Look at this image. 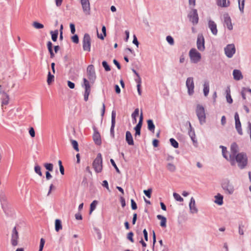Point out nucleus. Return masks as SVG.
Wrapping results in <instances>:
<instances>
[{
    "label": "nucleus",
    "mask_w": 251,
    "mask_h": 251,
    "mask_svg": "<svg viewBox=\"0 0 251 251\" xmlns=\"http://www.w3.org/2000/svg\"><path fill=\"white\" fill-rule=\"evenodd\" d=\"M86 74L87 77L90 81H89L86 78H83V84L82 85V86L85 88L84 100L85 101L88 100L89 96L91 92L90 82L94 83L96 79L95 69L93 65H89L88 66L86 69Z\"/></svg>",
    "instance_id": "obj_1"
},
{
    "label": "nucleus",
    "mask_w": 251,
    "mask_h": 251,
    "mask_svg": "<svg viewBox=\"0 0 251 251\" xmlns=\"http://www.w3.org/2000/svg\"><path fill=\"white\" fill-rule=\"evenodd\" d=\"M233 162H232L231 159L229 160L231 165L234 166L237 163L238 167L240 169H244L248 165V159L245 152H242L238 153L237 155L233 157Z\"/></svg>",
    "instance_id": "obj_2"
},
{
    "label": "nucleus",
    "mask_w": 251,
    "mask_h": 251,
    "mask_svg": "<svg viewBox=\"0 0 251 251\" xmlns=\"http://www.w3.org/2000/svg\"><path fill=\"white\" fill-rule=\"evenodd\" d=\"M93 168L96 173H100L102 170V158L101 153H99L94 159L93 164Z\"/></svg>",
    "instance_id": "obj_3"
},
{
    "label": "nucleus",
    "mask_w": 251,
    "mask_h": 251,
    "mask_svg": "<svg viewBox=\"0 0 251 251\" xmlns=\"http://www.w3.org/2000/svg\"><path fill=\"white\" fill-rule=\"evenodd\" d=\"M196 112L200 124L203 125L206 122V115L204 107L200 104H198Z\"/></svg>",
    "instance_id": "obj_4"
},
{
    "label": "nucleus",
    "mask_w": 251,
    "mask_h": 251,
    "mask_svg": "<svg viewBox=\"0 0 251 251\" xmlns=\"http://www.w3.org/2000/svg\"><path fill=\"white\" fill-rule=\"evenodd\" d=\"M189 56L192 63H198L201 59V53L195 48L191 49L189 52Z\"/></svg>",
    "instance_id": "obj_5"
},
{
    "label": "nucleus",
    "mask_w": 251,
    "mask_h": 251,
    "mask_svg": "<svg viewBox=\"0 0 251 251\" xmlns=\"http://www.w3.org/2000/svg\"><path fill=\"white\" fill-rule=\"evenodd\" d=\"M82 47L84 51L89 52L91 50V37L88 33H85L84 35L82 40Z\"/></svg>",
    "instance_id": "obj_6"
},
{
    "label": "nucleus",
    "mask_w": 251,
    "mask_h": 251,
    "mask_svg": "<svg viewBox=\"0 0 251 251\" xmlns=\"http://www.w3.org/2000/svg\"><path fill=\"white\" fill-rule=\"evenodd\" d=\"M222 187L227 194L231 195L234 192V187L228 180H226L222 182Z\"/></svg>",
    "instance_id": "obj_7"
},
{
    "label": "nucleus",
    "mask_w": 251,
    "mask_h": 251,
    "mask_svg": "<svg viewBox=\"0 0 251 251\" xmlns=\"http://www.w3.org/2000/svg\"><path fill=\"white\" fill-rule=\"evenodd\" d=\"M186 86L188 89V94L192 96L194 93V82L192 77H189L187 78L186 81Z\"/></svg>",
    "instance_id": "obj_8"
},
{
    "label": "nucleus",
    "mask_w": 251,
    "mask_h": 251,
    "mask_svg": "<svg viewBox=\"0 0 251 251\" xmlns=\"http://www.w3.org/2000/svg\"><path fill=\"white\" fill-rule=\"evenodd\" d=\"M188 17L193 25L197 24L199 22V16L197 10L196 9H192L188 14Z\"/></svg>",
    "instance_id": "obj_9"
},
{
    "label": "nucleus",
    "mask_w": 251,
    "mask_h": 251,
    "mask_svg": "<svg viewBox=\"0 0 251 251\" xmlns=\"http://www.w3.org/2000/svg\"><path fill=\"white\" fill-rule=\"evenodd\" d=\"M224 50L226 56L228 58H231L236 51L235 46L233 44L227 45L225 48Z\"/></svg>",
    "instance_id": "obj_10"
},
{
    "label": "nucleus",
    "mask_w": 251,
    "mask_h": 251,
    "mask_svg": "<svg viewBox=\"0 0 251 251\" xmlns=\"http://www.w3.org/2000/svg\"><path fill=\"white\" fill-rule=\"evenodd\" d=\"M197 47L200 51H203L205 50L204 39L202 34H199L198 36Z\"/></svg>",
    "instance_id": "obj_11"
},
{
    "label": "nucleus",
    "mask_w": 251,
    "mask_h": 251,
    "mask_svg": "<svg viewBox=\"0 0 251 251\" xmlns=\"http://www.w3.org/2000/svg\"><path fill=\"white\" fill-rule=\"evenodd\" d=\"M19 239V233L17 230L16 227L15 226L12 231L11 243L13 246L18 245V240Z\"/></svg>",
    "instance_id": "obj_12"
},
{
    "label": "nucleus",
    "mask_w": 251,
    "mask_h": 251,
    "mask_svg": "<svg viewBox=\"0 0 251 251\" xmlns=\"http://www.w3.org/2000/svg\"><path fill=\"white\" fill-rule=\"evenodd\" d=\"M0 200L3 210L6 214H8L9 207L6 196L4 195H0Z\"/></svg>",
    "instance_id": "obj_13"
},
{
    "label": "nucleus",
    "mask_w": 251,
    "mask_h": 251,
    "mask_svg": "<svg viewBox=\"0 0 251 251\" xmlns=\"http://www.w3.org/2000/svg\"><path fill=\"white\" fill-rule=\"evenodd\" d=\"M116 111L113 110L111 114V126L110 128V135L112 138H114L115 134H114V127L116 123Z\"/></svg>",
    "instance_id": "obj_14"
},
{
    "label": "nucleus",
    "mask_w": 251,
    "mask_h": 251,
    "mask_svg": "<svg viewBox=\"0 0 251 251\" xmlns=\"http://www.w3.org/2000/svg\"><path fill=\"white\" fill-rule=\"evenodd\" d=\"M230 154L229 156V160L232 159L233 162V157L238 154V146L236 143H233L231 144L230 147Z\"/></svg>",
    "instance_id": "obj_15"
},
{
    "label": "nucleus",
    "mask_w": 251,
    "mask_h": 251,
    "mask_svg": "<svg viewBox=\"0 0 251 251\" xmlns=\"http://www.w3.org/2000/svg\"><path fill=\"white\" fill-rule=\"evenodd\" d=\"M83 12L86 14H89L90 12V5L89 0H80Z\"/></svg>",
    "instance_id": "obj_16"
},
{
    "label": "nucleus",
    "mask_w": 251,
    "mask_h": 251,
    "mask_svg": "<svg viewBox=\"0 0 251 251\" xmlns=\"http://www.w3.org/2000/svg\"><path fill=\"white\" fill-rule=\"evenodd\" d=\"M224 24L227 27V29L231 30L233 29V26L231 23V20L228 14H224Z\"/></svg>",
    "instance_id": "obj_17"
},
{
    "label": "nucleus",
    "mask_w": 251,
    "mask_h": 251,
    "mask_svg": "<svg viewBox=\"0 0 251 251\" xmlns=\"http://www.w3.org/2000/svg\"><path fill=\"white\" fill-rule=\"evenodd\" d=\"M93 128L94 131V134L93 137V140L97 145H100L101 143L100 134L95 126H93Z\"/></svg>",
    "instance_id": "obj_18"
},
{
    "label": "nucleus",
    "mask_w": 251,
    "mask_h": 251,
    "mask_svg": "<svg viewBox=\"0 0 251 251\" xmlns=\"http://www.w3.org/2000/svg\"><path fill=\"white\" fill-rule=\"evenodd\" d=\"M208 25L212 34L216 35L218 33L216 24L213 21L209 20L208 22Z\"/></svg>",
    "instance_id": "obj_19"
},
{
    "label": "nucleus",
    "mask_w": 251,
    "mask_h": 251,
    "mask_svg": "<svg viewBox=\"0 0 251 251\" xmlns=\"http://www.w3.org/2000/svg\"><path fill=\"white\" fill-rule=\"evenodd\" d=\"M2 85L0 84V93L2 94L3 96H2V100L1 106H3L4 105H7L9 101V96L4 92V90H2Z\"/></svg>",
    "instance_id": "obj_20"
},
{
    "label": "nucleus",
    "mask_w": 251,
    "mask_h": 251,
    "mask_svg": "<svg viewBox=\"0 0 251 251\" xmlns=\"http://www.w3.org/2000/svg\"><path fill=\"white\" fill-rule=\"evenodd\" d=\"M189 126V129L188 131V134L190 137L191 140L193 142V143H197V140H196V135L194 129L192 127L191 124L190 122H188Z\"/></svg>",
    "instance_id": "obj_21"
},
{
    "label": "nucleus",
    "mask_w": 251,
    "mask_h": 251,
    "mask_svg": "<svg viewBox=\"0 0 251 251\" xmlns=\"http://www.w3.org/2000/svg\"><path fill=\"white\" fill-rule=\"evenodd\" d=\"M190 210L192 213H197L198 212V209L196 207L195 199L192 197L189 203Z\"/></svg>",
    "instance_id": "obj_22"
},
{
    "label": "nucleus",
    "mask_w": 251,
    "mask_h": 251,
    "mask_svg": "<svg viewBox=\"0 0 251 251\" xmlns=\"http://www.w3.org/2000/svg\"><path fill=\"white\" fill-rule=\"evenodd\" d=\"M233 78L236 80H239L243 78L241 72L239 70L235 69L233 71Z\"/></svg>",
    "instance_id": "obj_23"
},
{
    "label": "nucleus",
    "mask_w": 251,
    "mask_h": 251,
    "mask_svg": "<svg viewBox=\"0 0 251 251\" xmlns=\"http://www.w3.org/2000/svg\"><path fill=\"white\" fill-rule=\"evenodd\" d=\"M126 140L129 145H133L134 141L131 133L130 131H127L126 133Z\"/></svg>",
    "instance_id": "obj_24"
},
{
    "label": "nucleus",
    "mask_w": 251,
    "mask_h": 251,
    "mask_svg": "<svg viewBox=\"0 0 251 251\" xmlns=\"http://www.w3.org/2000/svg\"><path fill=\"white\" fill-rule=\"evenodd\" d=\"M217 4L222 7H227L230 5V1L228 0H217Z\"/></svg>",
    "instance_id": "obj_25"
},
{
    "label": "nucleus",
    "mask_w": 251,
    "mask_h": 251,
    "mask_svg": "<svg viewBox=\"0 0 251 251\" xmlns=\"http://www.w3.org/2000/svg\"><path fill=\"white\" fill-rule=\"evenodd\" d=\"M215 202L220 205L223 203V196L220 194H218L215 196Z\"/></svg>",
    "instance_id": "obj_26"
},
{
    "label": "nucleus",
    "mask_w": 251,
    "mask_h": 251,
    "mask_svg": "<svg viewBox=\"0 0 251 251\" xmlns=\"http://www.w3.org/2000/svg\"><path fill=\"white\" fill-rule=\"evenodd\" d=\"M148 128V129L154 133L155 129V126L153 124V121L151 119L147 121Z\"/></svg>",
    "instance_id": "obj_27"
},
{
    "label": "nucleus",
    "mask_w": 251,
    "mask_h": 251,
    "mask_svg": "<svg viewBox=\"0 0 251 251\" xmlns=\"http://www.w3.org/2000/svg\"><path fill=\"white\" fill-rule=\"evenodd\" d=\"M62 229V223L60 220L56 219L55 221V229L56 231L58 232Z\"/></svg>",
    "instance_id": "obj_28"
},
{
    "label": "nucleus",
    "mask_w": 251,
    "mask_h": 251,
    "mask_svg": "<svg viewBox=\"0 0 251 251\" xmlns=\"http://www.w3.org/2000/svg\"><path fill=\"white\" fill-rule=\"evenodd\" d=\"M226 92V99L227 102L229 103H232L233 100H232L231 95H230V90L229 86L227 87Z\"/></svg>",
    "instance_id": "obj_29"
},
{
    "label": "nucleus",
    "mask_w": 251,
    "mask_h": 251,
    "mask_svg": "<svg viewBox=\"0 0 251 251\" xmlns=\"http://www.w3.org/2000/svg\"><path fill=\"white\" fill-rule=\"evenodd\" d=\"M157 218L159 220H161L160 222V226L162 227H166V218L161 215H157Z\"/></svg>",
    "instance_id": "obj_30"
},
{
    "label": "nucleus",
    "mask_w": 251,
    "mask_h": 251,
    "mask_svg": "<svg viewBox=\"0 0 251 251\" xmlns=\"http://www.w3.org/2000/svg\"><path fill=\"white\" fill-rule=\"evenodd\" d=\"M209 92V83L205 81L203 84V94L206 97Z\"/></svg>",
    "instance_id": "obj_31"
},
{
    "label": "nucleus",
    "mask_w": 251,
    "mask_h": 251,
    "mask_svg": "<svg viewBox=\"0 0 251 251\" xmlns=\"http://www.w3.org/2000/svg\"><path fill=\"white\" fill-rule=\"evenodd\" d=\"M50 34L51 35V39L53 41L55 42L57 40L58 35V30H55L54 31H51Z\"/></svg>",
    "instance_id": "obj_32"
},
{
    "label": "nucleus",
    "mask_w": 251,
    "mask_h": 251,
    "mask_svg": "<svg viewBox=\"0 0 251 251\" xmlns=\"http://www.w3.org/2000/svg\"><path fill=\"white\" fill-rule=\"evenodd\" d=\"M220 148L222 150V154L223 157L229 161V157L227 156L226 153L227 152L226 148L223 146H220Z\"/></svg>",
    "instance_id": "obj_33"
},
{
    "label": "nucleus",
    "mask_w": 251,
    "mask_h": 251,
    "mask_svg": "<svg viewBox=\"0 0 251 251\" xmlns=\"http://www.w3.org/2000/svg\"><path fill=\"white\" fill-rule=\"evenodd\" d=\"M245 0H238L239 8L242 13H244Z\"/></svg>",
    "instance_id": "obj_34"
},
{
    "label": "nucleus",
    "mask_w": 251,
    "mask_h": 251,
    "mask_svg": "<svg viewBox=\"0 0 251 251\" xmlns=\"http://www.w3.org/2000/svg\"><path fill=\"white\" fill-rule=\"evenodd\" d=\"M166 167L168 170L171 172H175L176 170V166L172 163H168Z\"/></svg>",
    "instance_id": "obj_35"
},
{
    "label": "nucleus",
    "mask_w": 251,
    "mask_h": 251,
    "mask_svg": "<svg viewBox=\"0 0 251 251\" xmlns=\"http://www.w3.org/2000/svg\"><path fill=\"white\" fill-rule=\"evenodd\" d=\"M54 76L53 75H51L50 72H48L47 83L49 85L52 82L54 81Z\"/></svg>",
    "instance_id": "obj_36"
},
{
    "label": "nucleus",
    "mask_w": 251,
    "mask_h": 251,
    "mask_svg": "<svg viewBox=\"0 0 251 251\" xmlns=\"http://www.w3.org/2000/svg\"><path fill=\"white\" fill-rule=\"evenodd\" d=\"M97 204H98V201L96 200H94L91 203L90 207V212H89L90 214H91V213L95 209Z\"/></svg>",
    "instance_id": "obj_37"
},
{
    "label": "nucleus",
    "mask_w": 251,
    "mask_h": 251,
    "mask_svg": "<svg viewBox=\"0 0 251 251\" xmlns=\"http://www.w3.org/2000/svg\"><path fill=\"white\" fill-rule=\"evenodd\" d=\"M137 83V91L138 93V94L141 96L142 94V91L141 90V83H142V80L138 79L136 82Z\"/></svg>",
    "instance_id": "obj_38"
},
{
    "label": "nucleus",
    "mask_w": 251,
    "mask_h": 251,
    "mask_svg": "<svg viewBox=\"0 0 251 251\" xmlns=\"http://www.w3.org/2000/svg\"><path fill=\"white\" fill-rule=\"evenodd\" d=\"M170 142L171 145L175 148H178L179 147L178 143L174 139L171 138L170 139Z\"/></svg>",
    "instance_id": "obj_39"
},
{
    "label": "nucleus",
    "mask_w": 251,
    "mask_h": 251,
    "mask_svg": "<svg viewBox=\"0 0 251 251\" xmlns=\"http://www.w3.org/2000/svg\"><path fill=\"white\" fill-rule=\"evenodd\" d=\"M235 128L239 134L241 135H243V131L241 127V123H238L237 124H235Z\"/></svg>",
    "instance_id": "obj_40"
},
{
    "label": "nucleus",
    "mask_w": 251,
    "mask_h": 251,
    "mask_svg": "<svg viewBox=\"0 0 251 251\" xmlns=\"http://www.w3.org/2000/svg\"><path fill=\"white\" fill-rule=\"evenodd\" d=\"M33 26L36 29H41L44 28V25L37 22H34L33 23Z\"/></svg>",
    "instance_id": "obj_41"
},
{
    "label": "nucleus",
    "mask_w": 251,
    "mask_h": 251,
    "mask_svg": "<svg viewBox=\"0 0 251 251\" xmlns=\"http://www.w3.org/2000/svg\"><path fill=\"white\" fill-rule=\"evenodd\" d=\"M173 196L175 200L178 201H183V199L177 193H173Z\"/></svg>",
    "instance_id": "obj_42"
},
{
    "label": "nucleus",
    "mask_w": 251,
    "mask_h": 251,
    "mask_svg": "<svg viewBox=\"0 0 251 251\" xmlns=\"http://www.w3.org/2000/svg\"><path fill=\"white\" fill-rule=\"evenodd\" d=\"M101 30H102V33L103 34V35H102V34H101V35L100 36V35H99V34H98V37H99V38H100V39H101L103 40V39H104V37L105 36H106V27H105V26H104V25H103V26L102 27Z\"/></svg>",
    "instance_id": "obj_43"
},
{
    "label": "nucleus",
    "mask_w": 251,
    "mask_h": 251,
    "mask_svg": "<svg viewBox=\"0 0 251 251\" xmlns=\"http://www.w3.org/2000/svg\"><path fill=\"white\" fill-rule=\"evenodd\" d=\"M102 65L104 68L105 71H110L111 70V68L110 66L108 65V63L105 61H103L102 62Z\"/></svg>",
    "instance_id": "obj_44"
},
{
    "label": "nucleus",
    "mask_w": 251,
    "mask_h": 251,
    "mask_svg": "<svg viewBox=\"0 0 251 251\" xmlns=\"http://www.w3.org/2000/svg\"><path fill=\"white\" fill-rule=\"evenodd\" d=\"M34 171L35 173L38 174L40 176H42V173L41 171V167L40 166L37 165L34 167Z\"/></svg>",
    "instance_id": "obj_45"
},
{
    "label": "nucleus",
    "mask_w": 251,
    "mask_h": 251,
    "mask_svg": "<svg viewBox=\"0 0 251 251\" xmlns=\"http://www.w3.org/2000/svg\"><path fill=\"white\" fill-rule=\"evenodd\" d=\"M44 167L49 171H52L53 170V164L51 163H45L44 164Z\"/></svg>",
    "instance_id": "obj_46"
},
{
    "label": "nucleus",
    "mask_w": 251,
    "mask_h": 251,
    "mask_svg": "<svg viewBox=\"0 0 251 251\" xmlns=\"http://www.w3.org/2000/svg\"><path fill=\"white\" fill-rule=\"evenodd\" d=\"M72 145L74 148V149L77 151H79L78 149V143L76 141L72 140Z\"/></svg>",
    "instance_id": "obj_47"
},
{
    "label": "nucleus",
    "mask_w": 251,
    "mask_h": 251,
    "mask_svg": "<svg viewBox=\"0 0 251 251\" xmlns=\"http://www.w3.org/2000/svg\"><path fill=\"white\" fill-rule=\"evenodd\" d=\"M143 113L141 112L140 116V119L138 123L136 126V127H142V123H143Z\"/></svg>",
    "instance_id": "obj_48"
},
{
    "label": "nucleus",
    "mask_w": 251,
    "mask_h": 251,
    "mask_svg": "<svg viewBox=\"0 0 251 251\" xmlns=\"http://www.w3.org/2000/svg\"><path fill=\"white\" fill-rule=\"evenodd\" d=\"M143 113L141 112L140 116V119L138 123L136 126V127H142V123H143Z\"/></svg>",
    "instance_id": "obj_49"
},
{
    "label": "nucleus",
    "mask_w": 251,
    "mask_h": 251,
    "mask_svg": "<svg viewBox=\"0 0 251 251\" xmlns=\"http://www.w3.org/2000/svg\"><path fill=\"white\" fill-rule=\"evenodd\" d=\"M45 243V240L44 238H41L40 240V246L39 251H42L44 246Z\"/></svg>",
    "instance_id": "obj_50"
},
{
    "label": "nucleus",
    "mask_w": 251,
    "mask_h": 251,
    "mask_svg": "<svg viewBox=\"0 0 251 251\" xmlns=\"http://www.w3.org/2000/svg\"><path fill=\"white\" fill-rule=\"evenodd\" d=\"M133 233L132 232H129L127 235V238L132 243L134 242L133 238Z\"/></svg>",
    "instance_id": "obj_51"
},
{
    "label": "nucleus",
    "mask_w": 251,
    "mask_h": 251,
    "mask_svg": "<svg viewBox=\"0 0 251 251\" xmlns=\"http://www.w3.org/2000/svg\"><path fill=\"white\" fill-rule=\"evenodd\" d=\"M152 192L151 189H148V190H145L144 191V193L146 195L147 197L150 198L151 197V193Z\"/></svg>",
    "instance_id": "obj_52"
},
{
    "label": "nucleus",
    "mask_w": 251,
    "mask_h": 251,
    "mask_svg": "<svg viewBox=\"0 0 251 251\" xmlns=\"http://www.w3.org/2000/svg\"><path fill=\"white\" fill-rule=\"evenodd\" d=\"M47 47H48V49L49 50L50 53L53 52L52 44L50 41H49L47 43Z\"/></svg>",
    "instance_id": "obj_53"
},
{
    "label": "nucleus",
    "mask_w": 251,
    "mask_h": 251,
    "mask_svg": "<svg viewBox=\"0 0 251 251\" xmlns=\"http://www.w3.org/2000/svg\"><path fill=\"white\" fill-rule=\"evenodd\" d=\"M47 47H48V49L49 50L50 53L53 52L52 44L50 41H49L47 43Z\"/></svg>",
    "instance_id": "obj_54"
},
{
    "label": "nucleus",
    "mask_w": 251,
    "mask_h": 251,
    "mask_svg": "<svg viewBox=\"0 0 251 251\" xmlns=\"http://www.w3.org/2000/svg\"><path fill=\"white\" fill-rule=\"evenodd\" d=\"M110 162L111 163V164L112 165V166L114 167V168L115 169L116 172L118 173H120V171L119 169V168H118V167L117 166L115 161H114L113 159H110Z\"/></svg>",
    "instance_id": "obj_55"
},
{
    "label": "nucleus",
    "mask_w": 251,
    "mask_h": 251,
    "mask_svg": "<svg viewBox=\"0 0 251 251\" xmlns=\"http://www.w3.org/2000/svg\"><path fill=\"white\" fill-rule=\"evenodd\" d=\"M166 40L167 42L170 44V45H173L174 44V40L173 38L171 36H168L166 37Z\"/></svg>",
    "instance_id": "obj_56"
},
{
    "label": "nucleus",
    "mask_w": 251,
    "mask_h": 251,
    "mask_svg": "<svg viewBox=\"0 0 251 251\" xmlns=\"http://www.w3.org/2000/svg\"><path fill=\"white\" fill-rule=\"evenodd\" d=\"M131 208L133 210H136L137 208V206L136 203L133 199L131 200Z\"/></svg>",
    "instance_id": "obj_57"
},
{
    "label": "nucleus",
    "mask_w": 251,
    "mask_h": 251,
    "mask_svg": "<svg viewBox=\"0 0 251 251\" xmlns=\"http://www.w3.org/2000/svg\"><path fill=\"white\" fill-rule=\"evenodd\" d=\"M72 41L75 44H77L79 42L78 36L75 34L72 37Z\"/></svg>",
    "instance_id": "obj_58"
},
{
    "label": "nucleus",
    "mask_w": 251,
    "mask_h": 251,
    "mask_svg": "<svg viewBox=\"0 0 251 251\" xmlns=\"http://www.w3.org/2000/svg\"><path fill=\"white\" fill-rule=\"evenodd\" d=\"M141 129V127H138L135 126V127H134V130H135V136H137V135H140Z\"/></svg>",
    "instance_id": "obj_59"
},
{
    "label": "nucleus",
    "mask_w": 251,
    "mask_h": 251,
    "mask_svg": "<svg viewBox=\"0 0 251 251\" xmlns=\"http://www.w3.org/2000/svg\"><path fill=\"white\" fill-rule=\"evenodd\" d=\"M29 133L31 137H34L35 136V131L33 127H31L29 129Z\"/></svg>",
    "instance_id": "obj_60"
},
{
    "label": "nucleus",
    "mask_w": 251,
    "mask_h": 251,
    "mask_svg": "<svg viewBox=\"0 0 251 251\" xmlns=\"http://www.w3.org/2000/svg\"><path fill=\"white\" fill-rule=\"evenodd\" d=\"M139 115V109L136 108L131 114L132 118L137 117Z\"/></svg>",
    "instance_id": "obj_61"
},
{
    "label": "nucleus",
    "mask_w": 251,
    "mask_h": 251,
    "mask_svg": "<svg viewBox=\"0 0 251 251\" xmlns=\"http://www.w3.org/2000/svg\"><path fill=\"white\" fill-rule=\"evenodd\" d=\"M70 27L71 29V32L72 34H74L75 32V25L74 24H70Z\"/></svg>",
    "instance_id": "obj_62"
},
{
    "label": "nucleus",
    "mask_w": 251,
    "mask_h": 251,
    "mask_svg": "<svg viewBox=\"0 0 251 251\" xmlns=\"http://www.w3.org/2000/svg\"><path fill=\"white\" fill-rule=\"evenodd\" d=\"M244 227L243 225L242 224H240L239 226V233L240 235H243L244 234V231L243 228Z\"/></svg>",
    "instance_id": "obj_63"
},
{
    "label": "nucleus",
    "mask_w": 251,
    "mask_h": 251,
    "mask_svg": "<svg viewBox=\"0 0 251 251\" xmlns=\"http://www.w3.org/2000/svg\"><path fill=\"white\" fill-rule=\"evenodd\" d=\"M67 84L68 87L71 89H74L75 87V84L74 82H71V81H68Z\"/></svg>",
    "instance_id": "obj_64"
}]
</instances>
